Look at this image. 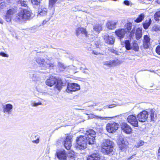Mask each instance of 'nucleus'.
Here are the masks:
<instances>
[{
  "label": "nucleus",
  "instance_id": "1a4fd4ad",
  "mask_svg": "<svg viewBox=\"0 0 160 160\" xmlns=\"http://www.w3.org/2000/svg\"><path fill=\"white\" fill-rule=\"evenodd\" d=\"M148 112L145 110L143 111L137 115L138 120L141 122H144L146 121L148 117Z\"/></svg>",
  "mask_w": 160,
  "mask_h": 160
},
{
  "label": "nucleus",
  "instance_id": "603ef678",
  "mask_svg": "<svg viewBox=\"0 0 160 160\" xmlns=\"http://www.w3.org/2000/svg\"><path fill=\"white\" fill-rule=\"evenodd\" d=\"M92 53L96 55H98L101 54V53L99 52H98L96 50L92 51Z\"/></svg>",
  "mask_w": 160,
  "mask_h": 160
},
{
  "label": "nucleus",
  "instance_id": "cd10ccee",
  "mask_svg": "<svg viewBox=\"0 0 160 160\" xmlns=\"http://www.w3.org/2000/svg\"><path fill=\"white\" fill-rule=\"evenodd\" d=\"M121 144H120L119 148L122 151H124L126 148L127 147V144L125 143V142L124 140H122L121 141Z\"/></svg>",
  "mask_w": 160,
  "mask_h": 160
},
{
  "label": "nucleus",
  "instance_id": "39448f33",
  "mask_svg": "<svg viewBox=\"0 0 160 160\" xmlns=\"http://www.w3.org/2000/svg\"><path fill=\"white\" fill-rule=\"evenodd\" d=\"M36 60V62L42 67L43 69L52 68L54 66L53 63H52L50 62H45L44 59L40 57L37 58Z\"/></svg>",
  "mask_w": 160,
  "mask_h": 160
},
{
  "label": "nucleus",
  "instance_id": "13d9d810",
  "mask_svg": "<svg viewBox=\"0 0 160 160\" xmlns=\"http://www.w3.org/2000/svg\"><path fill=\"white\" fill-rule=\"evenodd\" d=\"M89 71L88 69H84L83 72L85 73H88Z\"/></svg>",
  "mask_w": 160,
  "mask_h": 160
},
{
  "label": "nucleus",
  "instance_id": "f257e3e1",
  "mask_svg": "<svg viewBox=\"0 0 160 160\" xmlns=\"http://www.w3.org/2000/svg\"><path fill=\"white\" fill-rule=\"evenodd\" d=\"M85 136H80L77 137L76 142L77 149H84L87 147V144H92L94 143L96 132L92 129L86 131Z\"/></svg>",
  "mask_w": 160,
  "mask_h": 160
},
{
  "label": "nucleus",
  "instance_id": "69168bd1",
  "mask_svg": "<svg viewBox=\"0 0 160 160\" xmlns=\"http://www.w3.org/2000/svg\"><path fill=\"white\" fill-rule=\"evenodd\" d=\"M79 11H83V12H86V11H85V10H83V9H79Z\"/></svg>",
  "mask_w": 160,
  "mask_h": 160
},
{
  "label": "nucleus",
  "instance_id": "7ed1b4c3",
  "mask_svg": "<svg viewBox=\"0 0 160 160\" xmlns=\"http://www.w3.org/2000/svg\"><path fill=\"white\" fill-rule=\"evenodd\" d=\"M38 72H35L29 74L31 79L35 83L36 88L39 92H42L43 91V86L42 85L43 80H41Z\"/></svg>",
  "mask_w": 160,
  "mask_h": 160
},
{
  "label": "nucleus",
  "instance_id": "3c124183",
  "mask_svg": "<svg viewBox=\"0 0 160 160\" xmlns=\"http://www.w3.org/2000/svg\"><path fill=\"white\" fill-rule=\"evenodd\" d=\"M68 157L71 159H73L74 158V155L72 153H69L68 155Z\"/></svg>",
  "mask_w": 160,
  "mask_h": 160
},
{
  "label": "nucleus",
  "instance_id": "37998d69",
  "mask_svg": "<svg viewBox=\"0 0 160 160\" xmlns=\"http://www.w3.org/2000/svg\"><path fill=\"white\" fill-rule=\"evenodd\" d=\"M31 106L32 107H37L39 105H42V103L41 102H33L31 104Z\"/></svg>",
  "mask_w": 160,
  "mask_h": 160
},
{
  "label": "nucleus",
  "instance_id": "49530a36",
  "mask_svg": "<svg viewBox=\"0 0 160 160\" xmlns=\"http://www.w3.org/2000/svg\"><path fill=\"white\" fill-rule=\"evenodd\" d=\"M109 51L111 52L115 53L116 54H118V52L113 48H110L109 49Z\"/></svg>",
  "mask_w": 160,
  "mask_h": 160
},
{
  "label": "nucleus",
  "instance_id": "338daca9",
  "mask_svg": "<svg viewBox=\"0 0 160 160\" xmlns=\"http://www.w3.org/2000/svg\"><path fill=\"white\" fill-rule=\"evenodd\" d=\"M132 156L130 157L128 159V160H130L132 159Z\"/></svg>",
  "mask_w": 160,
  "mask_h": 160
},
{
  "label": "nucleus",
  "instance_id": "8fccbe9b",
  "mask_svg": "<svg viewBox=\"0 0 160 160\" xmlns=\"http://www.w3.org/2000/svg\"><path fill=\"white\" fill-rule=\"evenodd\" d=\"M156 51L157 53L160 55V46H158L157 47Z\"/></svg>",
  "mask_w": 160,
  "mask_h": 160
},
{
  "label": "nucleus",
  "instance_id": "aec40b11",
  "mask_svg": "<svg viewBox=\"0 0 160 160\" xmlns=\"http://www.w3.org/2000/svg\"><path fill=\"white\" fill-rule=\"evenodd\" d=\"M38 12V15L45 16L47 15L48 10L47 8L44 6H42L39 8Z\"/></svg>",
  "mask_w": 160,
  "mask_h": 160
},
{
  "label": "nucleus",
  "instance_id": "de8ad7c7",
  "mask_svg": "<svg viewBox=\"0 0 160 160\" xmlns=\"http://www.w3.org/2000/svg\"><path fill=\"white\" fill-rule=\"evenodd\" d=\"M0 55L5 57L8 58V55L3 52H0Z\"/></svg>",
  "mask_w": 160,
  "mask_h": 160
},
{
  "label": "nucleus",
  "instance_id": "f03ea898",
  "mask_svg": "<svg viewBox=\"0 0 160 160\" xmlns=\"http://www.w3.org/2000/svg\"><path fill=\"white\" fill-rule=\"evenodd\" d=\"M32 14L30 10L26 9H22L16 15L14 19L17 22H24L31 19Z\"/></svg>",
  "mask_w": 160,
  "mask_h": 160
},
{
  "label": "nucleus",
  "instance_id": "e2e57ef3",
  "mask_svg": "<svg viewBox=\"0 0 160 160\" xmlns=\"http://www.w3.org/2000/svg\"><path fill=\"white\" fill-rule=\"evenodd\" d=\"M3 105L0 104V111L1 110L2 108H2V107L3 108Z\"/></svg>",
  "mask_w": 160,
  "mask_h": 160
},
{
  "label": "nucleus",
  "instance_id": "a18cd8bd",
  "mask_svg": "<svg viewBox=\"0 0 160 160\" xmlns=\"http://www.w3.org/2000/svg\"><path fill=\"white\" fill-rule=\"evenodd\" d=\"M135 27H134L132 30L130 34V36L131 37H132L133 36H134V34H135Z\"/></svg>",
  "mask_w": 160,
  "mask_h": 160
},
{
  "label": "nucleus",
  "instance_id": "bf43d9fd",
  "mask_svg": "<svg viewBox=\"0 0 160 160\" xmlns=\"http://www.w3.org/2000/svg\"><path fill=\"white\" fill-rule=\"evenodd\" d=\"M95 45H96V47H97V48H99V44L98 42H95Z\"/></svg>",
  "mask_w": 160,
  "mask_h": 160
},
{
  "label": "nucleus",
  "instance_id": "6e6552de",
  "mask_svg": "<svg viewBox=\"0 0 160 160\" xmlns=\"http://www.w3.org/2000/svg\"><path fill=\"white\" fill-rule=\"evenodd\" d=\"M127 122L132 126L138 127V119L135 114H133L128 116L127 118Z\"/></svg>",
  "mask_w": 160,
  "mask_h": 160
},
{
  "label": "nucleus",
  "instance_id": "4d7b16f0",
  "mask_svg": "<svg viewBox=\"0 0 160 160\" xmlns=\"http://www.w3.org/2000/svg\"><path fill=\"white\" fill-rule=\"evenodd\" d=\"M158 158H160V147L159 148L158 152Z\"/></svg>",
  "mask_w": 160,
  "mask_h": 160
},
{
  "label": "nucleus",
  "instance_id": "6ab92c4d",
  "mask_svg": "<svg viewBox=\"0 0 160 160\" xmlns=\"http://www.w3.org/2000/svg\"><path fill=\"white\" fill-rule=\"evenodd\" d=\"M126 31L124 29H118L115 32V33L120 39L124 38Z\"/></svg>",
  "mask_w": 160,
  "mask_h": 160
},
{
  "label": "nucleus",
  "instance_id": "dca6fc26",
  "mask_svg": "<svg viewBox=\"0 0 160 160\" xmlns=\"http://www.w3.org/2000/svg\"><path fill=\"white\" fill-rule=\"evenodd\" d=\"M121 128L123 131L128 134H130L132 132L131 127L127 123L123 124L121 126Z\"/></svg>",
  "mask_w": 160,
  "mask_h": 160
},
{
  "label": "nucleus",
  "instance_id": "09e8293b",
  "mask_svg": "<svg viewBox=\"0 0 160 160\" xmlns=\"http://www.w3.org/2000/svg\"><path fill=\"white\" fill-rule=\"evenodd\" d=\"M94 118H100L101 119L103 120L104 119H105L106 118H112V117H99L97 116H94V117H93Z\"/></svg>",
  "mask_w": 160,
  "mask_h": 160
},
{
  "label": "nucleus",
  "instance_id": "5fc2aeb1",
  "mask_svg": "<svg viewBox=\"0 0 160 160\" xmlns=\"http://www.w3.org/2000/svg\"><path fill=\"white\" fill-rule=\"evenodd\" d=\"M39 140L38 138H37L36 140H33L32 141V142L36 144H38L39 143Z\"/></svg>",
  "mask_w": 160,
  "mask_h": 160
},
{
  "label": "nucleus",
  "instance_id": "0eeeda50",
  "mask_svg": "<svg viewBox=\"0 0 160 160\" xmlns=\"http://www.w3.org/2000/svg\"><path fill=\"white\" fill-rule=\"evenodd\" d=\"M119 125L116 122H111L108 123L106 126V129L108 132L114 133L118 129Z\"/></svg>",
  "mask_w": 160,
  "mask_h": 160
},
{
  "label": "nucleus",
  "instance_id": "2f4dec72",
  "mask_svg": "<svg viewBox=\"0 0 160 160\" xmlns=\"http://www.w3.org/2000/svg\"><path fill=\"white\" fill-rule=\"evenodd\" d=\"M125 47L127 50H129L132 48V46L129 40H126L124 42Z\"/></svg>",
  "mask_w": 160,
  "mask_h": 160
},
{
  "label": "nucleus",
  "instance_id": "a211bd4d",
  "mask_svg": "<svg viewBox=\"0 0 160 160\" xmlns=\"http://www.w3.org/2000/svg\"><path fill=\"white\" fill-rule=\"evenodd\" d=\"M57 79L54 77L50 76L46 81V83L47 85L52 87L56 83Z\"/></svg>",
  "mask_w": 160,
  "mask_h": 160
},
{
  "label": "nucleus",
  "instance_id": "4c0bfd02",
  "mask_svg": "<svg viewBox=\"0 0 160 160\" xmlns=\"http://www.w3.org/2000/svg\"><path fill=\"white\" fill-rule=\"evenodd\" d=\"M6 7V3L5 2H2L0 3V10H4Z\"/></svg>",
  "mask_w": 160,
  "mask_h": 160
},
{
  "label": "nucleus",
  "instance_id": "9b49d317",
  "mask_svg": "<svg viewBox=\"0 0 160 160\" xmlns=\"http://www.w3.org/2000/svg\"><path fill=\"white\" fill-rule=\"evenodd\" d=\"M105 42L107 44H113L115 41V38L112 35H109L106 34L103 36Z\"/></svg>",
  "mask_w": 160,
  "mask_h": 160
},
{
  "label": "nucleus",
  "instance_id": "c03bdc74",
  "mask_svg": "<svg viewBox=\"0 0 160 160\" xmlns=\"http://www.w3.org/2000/svg\"><path fill=\"white\" fill-rule=\"evenodd\" d=\"M150 42H143V46L145 48H149Z\"/></svg>",
  "mask_w": 160,
  "mask_h": 160
},
{
  "label": "nucleus",
  "instance_id": "864d4df0",
  "mask_svg": "<svg viewBox=\"0 0 160 160\" xmlns=\"http://www.w3.org/2000/svg\"><path fill=\"white\" fill-rule=\"evenodd\" d=\"M116 106V104H111L109 105L106 106V107H108V108H112Z\"/></svg>",
  "mask_w": 160,
  "mask_h": 160
},
{
  "label": "nucleus",
  "instance_id": "58836bf2",
  "mask_svg": "<svg viewBox=\"0 0 160 160\" xmlns=\"http://www.w3.org/2000/svg\"><path fill=\"white\" fill-rule=\"evenodd\" d=\"M132 26V24L131 22L128 23L125 25V27L127 28L128 31L131 29Z\"/></svg>",
  "mask_w": 160,
  "mask_h": 160
},
{
  "label": "nucleus",
  "instance_id": "473e14b6",
  "mask_svg": "<svg viewBox=\"0 0 160 160\" xmlns=\"http://www.w3.org/2000/svg\"><path fill=\"white\" fill-rule=\"evenodd\" d=\"M18 3L19 5L24 7L27 6V2L24 0H19Z\"/></svg>",
  "mask_w": 160,
  "mask_h": 160
},
{
  "label": "nucleus",
  "instance_id": "393cba45",
  "mask_svg": "<svg viewBox=\"0 0 160 160\" xmlns=\"http://www.w3.org/2000/svg\"><path fill=\"white\" fill-rule=\"evenodd\" d=\"M111 61L112 67L118 65L122 62V60L117 58H115L113 60Z\"/></svg>",
  "mask_w": 160,
  "mask_h": 160
},
{
  "label": "nucleus",
  "instance_id": "a19ab883",
  "mask_svg": "<svg viewBox=\"0 0 160 160\" xmlns=\"http://www.w3.org/2000/svg\"><path fill=\"white\" fill-rule=\"evenodd\" d=\"M152 29L155 31H160V26L158 25H155L153 27Z\"/></svg>",
  "mask_w": 160,
  "mask_h": 160
},
{
  "label": "nucleus",
  "instance_id": "ddd939ff",
  "mask_svg": "<svg viewBox=\"0 0 160 160\" xmlns=\"http://www.w3.org/2000/svg\"><path fill=\"white\" fill-rule=\"evenodd\" d=\"M3 112L7 114H10L12 113L13 108V106L11 104H7L3 106Z\"/></svg>",
  "mask_w": 160,
  "mask_h": 160
},
{
  "label": "nucleus",
  "instance_id": "2eb2a0df",
  "mask_svg": "<svg viewBox=\"0 0 160 160\" xmlns=\"http://www.w3.org/2000/svg\"><path fill=\"white\" fill-rule=\"evenodd\" d=\"M56 154L57 158L60 160H65L66 159V154L64 150L57 152Z\"/></svg>",
  "mask_w": 160,
  "mask_h": 160
},
{
  "label": "nucleus",
  "instance_id": "bb28decb",
  "mask_svg": "<svg viewBox=\"0 0 160 160\" xmlns=\"http://www.w3.org/2000/svg\"><path fill=\"white\" fill-rule=\"evenodd\" d=\"M57 68L60 71H62L67 68V66L59 62L58 63Z\"/></svg>",
  "mask_w": 160,
  "mask_h": 160
},
{
  "label": "nucleus",
  "instance_id": "7c9ffc66",
  "mask_svg": "<svg viewBox=\"0 0 160 160\" xmlns=\"http://www.w3.org/2000/svg\"><path fill=\"white\" fill-rule=\"evenodd\" d=\"M102 25L101 24H97L93 26V29L96 31L98 33H99L100 31L102 30Z\"/></svg>",
  "mask_w": 160,
  "mask_h": 160
},
{
  "label": "nucleus",
  "instance_id": "052dcab7",
  "mask_svg": "<svg viewBox=\"0 0 160 160\" xmlns=\"http://www.w3.org/2000/svg\"><path fill=\"white\" fill-rule=\"evenodd\" d=\"M96 105H97L96 103H93L92 104L89 105V106H88V107H92L94 106H96Z\"/></svg>",
  "mask_w": 160,
  "mask_h": 160
},
{
  "label": "nucleus",
  "instance_id": "412c9836",
  "mask_svg": "<svg viewBox=\"0 0 160 160\" xmlns=\"http://www.w3.org/2000/svg\"><path fill=\"white\" fill-rule=\"evenodd\" d=\"M100 156L98 153H93L89 156L87 160H100Z\"/></svg>",
  "mask_w": 160,
  "mask_h": 160
},
{
  "label": "nucleus",
  "instance_id": "f704fd0d",
  "mask_svg": "<svg viewBox=\"0 0 160 160\" xmlns=\"http://www.w3.org/2000/svg\"><path fill=\"white\" fill-rule=\"evenodd\" d=\"M132 50L135 51H138L139 49V47L138 44L135 42H133L132 43Z\"/></svg>",
  "mask_w": 160,
  "mask_h": 160
},
{
  "label": "nucleus",
  "instance_id": "ea45409f",
  "mask_svg": "<svg viewBox=\"0 0 160 160\" xmlns=\"http://www.w3.org/2000/svg\"><path fill=\"white\" fill-rule=\"evenodd\" d=\"M144 142L142 141H141L137 143V144L135 146L136 148H138L144 145Z\"/></svg>",
  "mask_w": 160,
  "mask_h": 160
},
{
  "label": "nucleus",
  "instance_id": "4be33fe9",
  "mask_svg": "<svg viewBox=\"0 0 160 160\" xmlns=\"http://www.w3.org/2000/svg\"><path fill=\"white\" fill-rule=\"evenodd\" d=\"M117 22L114 21H108L106 24V26L109 29H113L116 28Z\"/></svg>",
  "mask_w": 160,
  "mask_h": 160
},
{
  "label": "nucleus",
  "instance_id": "c9c22d12",
  "mask_svg": "<svg viewBox=\"0 0 160 160\" xmlns=\"http://www.w3.org/2000/svg\"><path fill=\"white\" fill-rule=\"evenodd\" d=\"M154 18L156 21L159 20V18H160V10L157 11L155 13Z\"/></svg>",
  "mask_w": 160,
  "mask_h": 160
},
{
  "label": "nucleus",
  "instance_id": "5701e85b",
  "mask_svg": "<svg viewBox=\"0 0 160 160\" xmlns=\"http://www.w3.org/2000/svg\"><path fill=\"white\" fill-rule=\"evenodd\" d=\"M58 0H49V8H51V14H54V8L53 6L55 4Z\"/></svg>",
  "mask_w": 160,
  "mask_h": 160
},
{
  "label": "nucleus",
  "instance_id": "774afa93",
  "mask_svg": "<svg viewBox=\"0 0 160 160\" xmlns=\"http://www.w3.org/2000/svg\"><path fill=\"white\" fill-rule=\"evenodd\" d=\"M108 108V107H106V106H105L103 108L104 109H105V108Z\"/></svg>",
  "mask_w": 160,
  "mask_h": 160
},
{
  "label": "nucleus",
  "instance_id": "423d86ee",
  "mask_svg": "<svg viewBox=\"0 0 160 160\" xmlns=\"http://www.w3.org/2000/svg\"><path fill=\"white\" fill-rule=\"evenodd\" d=\"M76 32L77 36L79 38L89 37V36H91L88 34V32L85 28H78L76 29Z\"/></svg>",
  "mask_w": 160,
  "mask_h": 160
},
{
  "label": "nucleus",
  "instance_id": "9d476101",
  "mask_svg": "<svg viewBox=\"0 0 160 160\" xmlns=\"http://www.w3.org/2000/svg\"><path fill=\"white\" fill-rule=\"evenodd\" d=\"M80 89V86L76 83H69L68 84L66 91L68 93H71L72 92H75Z\"/></svg>",
  "mask_w": 160,
  "mask_h": 160
},
{
  "label": "nucleus",
  "instance_id": "e433bc0d",
  "mask_svg": "<svg viewBox=\"0 0 160 160\" xmlns=\"http://www.w3.org/2000/svg\"><path fill=\"white\" fill-rule=\"evenodd\" d=\"M103 64L108 67H112L111 61L104 62H103Z\"/></svg>",
  "mask_w": 160,
  "mask_h": 160
},
{
  "label": "nucleus",
  "instance_id": "c85d7f7f",
  "mask_svg": "<svg viewBox=\"0 0 160 160\" xmlns=\"http://www.w3.org/2000/svg\"><path fill=\"white\" fill-rule=\"evenodd\" d=\"M145 18V15L143 13H141L139 15L137 18L134 20L136 22L139 23L141 22Z\"/></svg>",
  "mask_w": 160,
  "mask_h": 160
},
{
  "label": "nucleus",
  "instance_id": "c756f323",
  "mask_svg": "<svg viewBox=\"0 0 160 160\" xmlns=\"http://www.w3.org/2000/svg\"><path fill=\"white\" fill-rule=\"evenodd\" d=\"M151 23V19L149 18L148 20H147L144 23H143V26L145 29H147L150 26Z\"/></svg>",
  "mask_w": 160,
  "mask_h": 160
},
{
  "label": "nucleus",
  "instance_id": "680f3d73",
  "mask_svg": "<svg viewBox=\"0 0 160 160\" xmlns=\"http://www.w3.org/2000/svg\"><path fill=\"white\" fill-rule=\"evenodd\" d=\"M3 23V20L1 18H0V23H1V24H2Z\"/></svg>",
  "mask_w": 160,
  "mask_h": 160
},
{
  "label": "nucleus",
  "instance_id": "6e6d98bb",
  "mask_svg": "<svg viewBox=\"0 0 160 160\" xmlns=\"http://www.w3.org/2000/svg\"><path fill=\"white\" fill-rule=\"evenodd\" d=\"M124 3L125 4L129 5V2L128 0H125L124 1Z\"/></svg>",
  "mask_w": 160,
  "mask_h": 160
},
{
  "label": "nucleus",
  "instance_id": "20e7f679",
  "mask_svg": "<svg viewBox=\"0 0 160 160\" xmlns=\"http://www.w3.org/2000/svg\"><path fill=\"white\" fill-rule=\"evenodd\" d=\"M114 143L109 139H105L101 145V151L105 154H109L113 151Z\"/></svg>",
  "mask_w": 160,
  "mask_h": 160
},
{
  "label": "nucleus",
  "instance_id": "72a5a7b5",
  "mask_svg": "<svg viewBox=\"0 0 160 160\" xmlns=\"http://www.w3.org/2000/svg\"><path fill=\"white\" fill-rule=\"evenodd\" d=\"M31 2L33 6L34 7L39 5L41 2L40 0H31Z\"/></svg>",
  "mask_w": 160,
  "mask_h": 160
},
{
  "label": "nucleus",
  "instance_id": "f3484780",
  "mask_svg": "<svg viewBox=\"0 0 160 160\" xmlns=\"http://www.w3.org/2000/svg\"><path fill=\"white\" fill-rule=\"evenodd\" d=\"M72 138L71 136H67L64 142V146L68 150L70 149L72 146Z\"/></svg>",
  "mask_w": 160,
  "mask_h": 160
},
{
  "label": "nucleus",
  "instance_id": "0e129e2a",
  "mask_svg": "<svg viewBox=\"0 0 160 160\" xmlns=\"http://www.w3.org/2000/svg\"><path fill=\"white\" fill-rule=\"evenodd\" d=\"M48 21H46V20H43V24H45Z\"/></svg>",
  "mask_w": 160,
  "mask_h": 160
},
{
  "label": "nucleus",
  "instance_id": "4468645a",
  "mask_svg": "<svg viewBox=\"0 0 160 160\" xmlns=\"http://www.w3.org/2000/svg\"><path fill=\"white\" fill-rule=\"evenodd\" d=\"M14 13L13 9H9L8 10L6 13L4 19L7 22H10L13 15Z\"/></svg>",
  "mask_w": 160,
  "mask_h": 160
},
{
  "label": "nucleus",
  "instance_id": "b1692460",
  "mask_svg": "<svg viewBox=\"0 0 160 160\" xmlns=\"http://www.w3.org/2000/svg\"><path fill=\"white\" fill-rule=\"evenodd\" d=\"M66 82H62L61 80H59L57 81L56 85V88L58 90H60L62 88V86L64 85Z\"/></svg>",
  "mask_w": 160,
  "mask_h": 160
},
{
  "label": "nucleus",
  "instance_id": "79ce46f5",
  "mask_svg": "<svg viewBox=\"0 0 160 160\" xmlns=\"http://www.w3.org/2000/svg\"><path fill=\"white\" fill-rule=\"evenodd\" d=\"M150 38L148 35H145L144 36L143 42H150Z\"/></svg>",
  "mask_w": 160,
  "mask_h": 160
},
{
  "label": "nucleus",
  "instance_id": "f8f14e48",
  "mask_svg": "<svg viewBox=\"0 0 160 160\" xmlns=\"http://www.w3.org/2000/svg\"><path fill=\"white\" fill-rule=\"evenodd\" d=\"M148 113H149L150 118L152 121L155 122L157 119L158 115L157 111L155 109H150Z\"/></svg>",
  "mask_w": 160,
  "mask_h": 160
},
{
  "label": "nucleus",
  "instance_id": "a878e982",
  "mask_svg": "<svg viewBox=\"0 0 160 160\" xmlns=\"http://www.w3.org/2000/svg\"><path fill=\"white\" fill-rule=\"evenodd\" d=\"M135 35L136 39H139L142 36V29L140 28H138L136 30Z\"/></svg>",
  "mask_w": 160,
  "mask_h": 160
}]
</instances>
